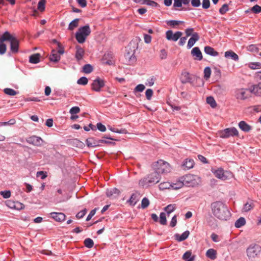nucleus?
<instances>
[{"mask_svg": "<svg viewBox=\"0 0 261 261\" xmlns=\"http://www.w3.org/2000/svg\"><path fill=\"white\" fill-rule=\"evenodd\" d=\"M90 33L91 30L89 25L81 27L75 33L76 39L79 43H83Z\"/></svg>", "mask_w": 261, "mask_h": 261, "instance_id": "obj_4", "label": "nucleus"}, {"mask_svg": "<svg viewBox=\"0 0 261 261\" xmlns=\"http://www.w3.org/2000/svg\"><path fill=\"white\" fill-rule=\"evenodd\" d=\"M182 33L181 32H176L173 33V31L169 30L166 32V37L168 40H171L173 41H177L182 36Z\"/></svg>", "mask_w": 261, "mask_h": 261, "instance_id": "obj_10", "label": "nucleus"}, {"mask_svg": "<svg viewBox=\"0 0 261 261\" xmlns=\"http://www.w3.org/2000/svg\"><path fill=\"white\" fill-rule=\"evenodd\" d=\"M145 88V86L143 84H140L138 85L136 88H134V92H142Z\"/></svg>", "mask_w": 261, "mask_h": 261, "instance_id": "obj_48", "label": "nucleus"}, {"mask_svg": "<svg viewBox=\"0 0 261 261\" xmlns=\"http://www.w3.org/2000/svg\"><path fill=\"white\" fill-rule=\"evenodd\" d=\"M251 10L254 14H258L261 13V6L257 5H255V6L251 8Z\"/></svg>", "mask_w": 261, "mask_h": 261, "instance_id": "obj_46", "label": "nucleus"}, {"mask_svg": "<svg viewBox=\"0 0 261 261\" xmlns=\"http://www.w3.org/2000/svg\"><path fill=\"white\" fill-rule=\"evenodd\" d=\"M51 218L57 222H62L66 220V216L62 213L52 212L50 214Z\"/></svg>", "mask_w": 261, "mask_h": 261, "instance_id": "obj_15", "label": "nucleus"}, {"mask_svg": "<svg viewBox=\"0 0 261 261\" xmlns=\"http://www.w3.org/2000/svg\"><path fill=\"white\" fill-rule=\"evenodd\" d=\"M206 256L214 260L217 258V251L213 249H210L206 252Z\"/></svg>", "mask_w": 261, "mask_h": 261, "instance_id": "obj_29", "label": "nucleus"}, {"mask_svg": "<svg viewBox=\"0 0 261 261\" xmlns=\"http://www.w3.org/2000/svg\"><path fill=\"white\" fill-rule=\"evenodd\" d=\"M152 168L154 171L157 172L159 174L169 172L171 170L169 164L163 161L159 160L152 165Z\"/></svg>", "mask_w": 261, "mask_h": 261, "instance_id": "obj_3", "label": "nucleus"}, {"mask_svg": "<svg viewBox=\"0 0 261 261\" xmlns=\"http://www.w3.org/2000/svg\"><path fill=\"white\" fill-rule=\"evenodd\" d=\"M80 111V109L78 107H73L70 110V113L71 115L78 114Z\"/></svg>", "mask_w": 261, "mask_h": 261, "instance_id": "obj_56", "label": "nucleus"}, {"mask_svg": "<svg viewBox=\"0 0 261 261\" xmlns=\"http://www.w3.org/2000/svg\"><path fill=\"white\" fill-rule=\"evenodd\" d=\"M87 213V210L86 209H85L83 211H80V212H79L76 215V218L77 219H81L82 218L84 215H86Z\"/></svg>", "mask_w": 261, "mask_h": 261, "instance_id": "obj_57", "label": "nucleus"}, {"mask_svg": "<svg viewBox=\"0 0 261 261\" xmlns=\"http://www.w3.org/2000/svg\"><path fill=\"white\" fill-rule=\"evenodd\" d=\"M88 82V79L86 77H82L78 80L77 83L80 85H86Z\"/></svg>", "mask_w": 261, "mask_h": 261, "instance_id": "obj_49", "label": "nucleus"}, {"mask_svg": "<svg viewBox=\"0 0 261 261\" xmlns=\"http://www.w3.org/2000/svg\"><path fill=\"white\" fill-rule=\"evenodd\" d=\"M191 4L192 6L194 7H198L200 5V0H192Z\"/></svg>", "mask_w": 261, "mask_h": 261, "instance_id": "obj_64", "label": "nucleus"}, {"mask_svg": "<svg viewBox=\"0 0 261 261\" xmlns=\"http://www.w3.org/2000/svg\"><path fill=\"white\" fill-rule=\"evenodd\" d=\"M202 7L204 9H207L210 7V0H202Z\"/></svg>", "mask_w": 261, "mask_h": 261, "instance_id": "obj_55", "label": "nucleus"}, {"mask_svg": "<svg viewBox=\"0 0 261 261\" xmlns=\"http://www.w3.org/2000/svg\"><path fill=\"white\" fill-rule=\"evenodd\" d=\"M260 252V247L257 245L250 246L247 250V255L249 258H254Z\"/></svg>", "mask_w": 261, "mask_h": 261, "instance_id": "obj_9", "label": "nucleus"}, {"mask_svg": "<svg viewBox=\"0 0 261 261\" xmlns=\"http://www.w3.org/2000/svg\"><path fill=\"white\" fill-rule=\"evenodd\" d=\"M188 236H189V231H186L182 234H176L175 237L178 241L181 242L186 240Z\"/></svg>", "mask_w": 261, "mask_h": 261, "instance_id": "obj_26", "label": "nucleus"}, {"mask_svg": "<svg viewBox=\"0 0 261 261\" xmlns=\"http://www.w3.org/2000/svg\"><path fill=\"white\" fill-rule=\"evenodd\" d=\"M174 186H178L177 183L176 184H170L168 182H164L160 184L159 188L160 190H164L165 189H170V188L174 189H176Z\"/></svg>", "mask_w": 261, "mask_h": 261, "instance_id": "obj_21", "label": "nucleus"}, {"mask_svg": "<svg viewBox=\"0 0 261 261\" xmlns=\"http://www.w3.org/2000/svg\"><path fill=\"white\" fill-rule=\"evenodd\" d=\"M251 93L257 96H261V83L254 85L250 88Z\"/></svg>", "mask_w": 261, "mask_h": 261, "instance_id": "obj_17", "label": "nucleus"}, {"mask_svg": "<svg viewBox=\"0 0 261 261\" xmlns=\"http://www.w3.org/2000/svg\"><path fill=\"white\" fill-rule=\"evenodd\" d=\"M252 208V206L251 204L247 202L244 204V207H243V210L244 212H248L249 211H250Z\"/></svg>", "mask_w": 261, "mask_h": 261, "instance_id": "obj_61", "label": "nucleus"}, {"mask_svg": "<svg viewBox=\"0 0 261 261\" xmlns=\"http://www.w3.org/2000/svg\"><path fill=\"white\" fill-rule=\"evenodd\" d=\"M4 34H7L8 35V37L10 38L8 39L7 41H9L10 42V49L11 51L13 53H17L19 49L18 40L16 38L13 37L11 34H10L9 32H6Z\"/></svg>", "mask_w": 261, "mask_h": 261, "instance_id": "obj_8", "label": "nucleus"}, {"mask_svg": "<svg viewBox=\"0 0 261 261\" xmlns=\"http://www.w3.org/2000/svg\"><path fill=\"white\" fill-rule=\"evenodd\" d=\"M86 144L89 147H95L99 146L98 141L92 138H89L86 140Z\"/></svg>", "mask_w": 261, "mask_h": 261, "instance_id": "obj_27", "label": "nucleus"}, {"mask_svg": "<svg viewBox=\"0 0 261 261\" xmlns=\"http://www.w3.org/2000/svg\"><path fill=\"white\" fill-rule=\"evenodd\" d=\"M212 172L215 177L222 180H228L233 176V174L228 171H224L223 168H212Z\"/></svg>", "mask_w": 261, "mask_h": 261, "instance_id": "obj_5", "label": "nucleus"}, {"mask_svg": "<svg viewBox=\"0 0 261 261\" xmlns=\"http://www.w3.org/2000/svg\"><path fill=\"white\" fill-rule=\"evenodd\" d=\"M199 39V36L197 33L195 32L192 34V37L190 39H189V41H188L187 47L189 48H191L196 41H197Z\"/></svg>", "mask_w": 261, "mask_h": 261, "instance_id": "obj_16", "label": "nucleus"}, {"mask_svg": "<svg viewBox=\"0 0 261 261\" xmlns=\"http://www.w3.org/2000/svg\"><path fill=\"white\" fill-rule=\"evenodd\" d=\"M211 208L214 216L221 220H227L230 218L231 214L227 205L220 201L211 203Z\"/></svg>", "mask_w": 261, "mask_h": 261, "instance_id": "obj_1", "label": "nucleus"}, {"mask_svg": "<svg viewBox=\"0 0 261 261\" xmlns=\"http://www.w3.org/2000/svg\"><path fill=\"white\" fill-rule=\"evenodd\" d=\"M192 56L194 57L195 60L200 61L202 59L201 52L198 47H195L191 51Z\"/></svg>", "mask_w": 261, "mask_h": 261, "instance_id": "obj_18", "label": "nucleus"}, {"mask_svg": "<svg viewBox=\"0 0 261 261\" xmlns=\"http://www.w3.org/2000/svg\"><path fill=\"white\" fill-rule=\"evenodd\" d=\"M182 258L185 261H194V257L192 256L191 251H187L182 255Z\"/></svg>", "mask_w": 261, "mask_h": 261, "instance_id": "obj_32", "label": "nucleus"}, {"mask_svg": "<svg viewBox=\"0 0 261 261\" xmlns=\"http://www.w3.org/2000/svg\"><path fill=\"white\" fill-rule=\"evenodd\" d=\"M238 131L235 127L224 129L219 132V136L222 138H228L230 137L238 136Z\"/></svg>", "mask_w": 261, "mask_h": 261, "instance_id": "obj_7", "label": "nucleus"}, {"mask_svg": "<svg viewBox=\"0 0 261 261\" xmlns=\"http://www.w3.org/2000/svg\"><path fill=\"white\" fill-rule=\"evenodd\" d=\"M181 75L182 83H188V82H191V78L190 77V75L189 74V73L184 72L182 73Z\"/></svg>", "mask_w": 261, "mask_h": 261, "instance_id": "obj_33", "label": "nucleus"}, {"mask_svg": "<svg viewBox=\"0 0 261 261\" xmlns=\"http://www.w3.org/2000/svg\"><path fill=\"white\" fill-rule=\"evenodd\" d=\"M148 178L146 176V177H145L142 179H141L139 182V185L140 186L144 187H148L150 185H151L150 182H148Z\"/></svg>", "mask_w": 261, "mask_h": 261, "instance_id": "obj_35", "label": "nucleus"}, {"mask_svg": "<svg viewBox=\"0 0 261 261\" xmlns=\"http://www.w3.org/2000/svg\"><path fill=\"white\" fill-rule=\"evenodd\" d=\"M45 0H40L38 4V9L40 12H43L45 9Z\"/></svg>", "mask_w": 261, "mask_h": 261, "instance_id": "obj_43", "label": "nucleus"}, {"mask_svg": "<svg viewBox=\"0 0 261 261\" xmlns=\"http://www.w3.org/2000/svg\"><path fill=\"white\" fill-rule=\"evenodd\" d=\"M78 4L83 8H85L87 5V2L86 0H76Z\"/></svg>", "mask_w": 261, "mask_h": 261, "instance_id": "obj_62", "label": "nucleus"}, {"mask_svg": "<svg viewBox=\"0 0 261 261\" xmlns=\"http://www.w3.org/2000/svg\"><path fill=\"white\" fill-rule=\"evenodd\" d=\"M211 69L210 67H206L204 69V78L208 80L211 77Z\"/></svg>", "mask_w": 261, "mask_h": 261, "instance_id": "obj_40", "label": "nucleus"}, {"mask_svg": "<svg viewBox=\"0 0 261 261\" xmlns=\"http://www.w3.org/2000/svg\"><path fill=\"white\" fill-rule=\"evenodd\" d=\"M97 129L100 131L102 132H105L106 130V126L101 124V123H97Z\"/></svg>", "mask_w": 261, "mask_h": 261, "instance_id": "obj_59", "label": "nucleus"}, {"mask_svg": "<svg viewBox=\"0 0 261 261\" xmlns=\"http://www.w3.org/2000/svg\"><path fill=\"white\" fill-rule=\"evenodd\" d=\"M84 244L88 248H91L93 247V241L90 238H87L84 241Z\"/></svg>", "mask_w": 261, "mask_h": 261, "instance_id": "obj_38", "label": "nucleus"}, {"mask_svg": "<svg viewBox=\"0 0 261 261\" xmlns=\"http://www.w3.org/2000/svg\"><path fill=\"white\" fill-rule=\"evenodd\" d=\"M84 55V49L83 48L77 46L76 47L75 58L77 61L81 60Z\"/></svg>", "mask_w": 261, "mask_h": 261, "instance_id": "obj_22", "label": "nucleus"}, {"mask_svg": "<svg viewBox=\"0 0 261 261\" xmlns=\"http://www.w3.org/2000/svg\"><path fill=\"white\" fill-rule=\"evenodd\" d=\"M206 101L210 105V106L213 108H215L217 106V103L216 102V100H215L214 98L213 97H208L206 99Z\"/></svg>", "mask_w": 261, "mask_h": 261, "instance_id": "obj_39", "label": "nucleus"}, {"mask_svg": "<svg viewBox=\"0 0 261 261\" xmlns=\"http://www.w3.org/2000/svg\"><path fill=\"white\" fill-rule=\"evenodd\" d=\"M149 204V201L146 198H144L141 202V207L143 208H145L147 207Z\"/></svg>", "mask_w": 261, "mask_h": 261, "instance_id": "obj_54", "label": "nucleus"}, {"mask_svg": "<svg viewBox=\"0 0 261 261\" xmlns=\"http://www.w3.org/2000/svg\"><path fill=\"white\" fill-rule=\"evenodd\" d=\"M204 51L207 54L212 56H217L218 55V53L212 47L205 46L204 48Z\"/></svg>", "mask_w": 261, "mask_h": 261, "instance_id": "obj_25", "label": "nucleus"}, {"mask_svg": "<svg viewBox=\"0 0 261 261\" xmlns=\"http://www.w3.org/2000/svg\"><path fill=\"white\" fill-rule=\"evenodd\" d=\"M183 23V21H179V20H169L167 22V24L168 25L174 27L176 25H178L181 23Z\"/></svg>", "mask_w": 261, "mask_h": 261, "instance_id": "obj_41", "label": "nucleus"}, {"mask_svg": "<svg viewBox=\"0 0 261 261\" xmlns=\"http://www.w3.org/2000/svg\"><path fill=\"white\" fill-rule=\"evenodd\" d=\"M153 94V91L151 89H147L145 92V96L146 98L149 100Z\"/></svg>", "mask_w": 261, "mask_h": 261, "instance_id": "obj_53", "label": "nucleus"}, {"mask_svg": "<svg viewBox=\"0 0 261 261\" xmlns=\"http://www.w3.org/2000/svg\"><path fill=\"white\" fill-rule=\"evenodd\" d=\"M228 11V6L226 4H224L222 5L221 8L219 9V13L222 15H224V14L226 13V12Z\"/></svg>", "mask_w": 261, "mask_h": 261, "instance_id": "obj_45", "label": "nucleus"}, {"mask_svg": "<svg viewBox=\"0 0 261 261\" xmlns=\"http://www.w3.org/2000/svg\"><path fill=\"white\" fill-rule=\"evenodd\" d=\"M8 35L7 34H3L0 37V55L4 54L7 49L6 45L4 43V41H7L8 39Z\"/></svg>", "mask_w": 261, "mask_h": 261, "instance_id": "obj_13", "label": "nucleus"}, {"mask_svg": "<svg viewBox=\"0 0 261 261\" xmlns=\"http://www.w3.org/2000/svg\"><path fill=\"white\" fill-rule=\"evenodd\" d=\"M144 1V4L147 5H148V6H150L151 7H158V4L156 2H155L154 1H151V0H143Z\"/></svg>", "mask_w": 261, "mask_h": 261, "instance_id": "obj_47", "label": "nucleus"}, {"mask_svg": "<svg viewBox=\"0 0 261 261\" xmlns=\"http://www.w3.org/2000/svg\"><path fill=\"white\" fill-rule=\"evenodd\" d=\"M1 194L5 199L9 198L11 196V193L10 191H1Z\"/></svg>", "mask_w": 261, "mask_h": 261, "instance_id": "obj_58", "label": "nucleus"}, {"mask_svg": "<svg viewBox=\"0 0 261 261\" xmlns=\"http://www.w3.org/2000/svg\"><path fill=\"white\" fill-rule=\"evenodd\" d=\"M120 194V190L115 188L108 189L107 191V196L111 199H115L118 197Z\"/></svg>", "mask_w": 261, "mask_h": 261, "instance_id": "obj_14", "label": "nucleus"}, {"mask_svg": "<svg viewBox=\"0 0 261 261\" xmlns=\"http://www.w3.org/2000/svg\"><path fill=\"white\" fill-rule=\"evenodd\" d=\"M249 67L252 69L261 68V63H252L249 64Z\"/></svg>", "mask_w": 261, "mask_h": 261, "instance_id": "obj_52", "label": "nucleus"}, {"mask_svg": "<svg viewBox=\"0 0 261 261\" xmlns=\"http://www.w3.org/2000/svg\"><path fill=\"white\" fill-rule=\"evenodd\" d=\"M4 92L7 95L15 96L17 95V92L14 89L6 88L4 89Z\"/></svg>", "mask_w": 261, "mask_h": 261, "instance_id": "obj_37", "label": "nucleus"}, {"mask_svg": "<svg viewBox=\"0 0 261 261\" xmlns=\"http://www.w3.org/2000/svg\"><path fill=\"white\" fill-rule=\"evenodd\" d=\"M239 127L242 131L248 133L251 129V126L245 121H241L238 124Z\"/></svg>", "mask_w": 261, "mask_h": 261, "instance_id": "obj_19", "label": "nucleus"}, {"mask_svg": "<svg viewBox=\"0 0 261 261\" xmlns=\"http://www.w3.org/2000/svg\"><path fill=\"white\" fill-rule=\"evenodd\" d=\"M246 224V220L244 218H240L237 219L234 223V226L237 228L242 227Z\"/></svg>", "mask_w": 261, "mask_h": 261, "instance_id": "obj_34", "label": "nucleus"}, {"mask_svg": "<svg viewBox=\"0 0 261 261\" xmlns=\"http://www.w3.org/2000/svg\"><path fill=\"white\" fill-rule=\"evenodd\" d=\"M251 96V92L250 89L247 88L237 89L234 91V97L239 100H245Z\"/></svg>", "mask_w": 261, "mask_h": 261, "instance_id": "obj_6", "label": "nucleus"}, {"mask_svg": "<svg viewBox=\"0 0 261 261\" xmlns=\"http://www.w3.org/2000/svg\"><path fill=\"white\" fill-rule=\"evenodd\" d=\"M11 207L15 208L17 210H22L24 207V205L22 203L17 202L13 204V206H11Z\"/></svg>", "mask_w": 261, "mask_h": 261, "instance_id": "obj_50", "label": "nucleus"}, {"mask_svg": "<svg viewBox=\"0 0 261 261\" xmlns=\"http://www.w3.org/2000/svg\"><path fill=\"white\" fill-rule=\"evenodd\" d=\"M79 18L74 19L73 21H72L70 23V24L69 25V27H68V30H73L74 29H75L76 28H77L79 25Z\"/></svg>", "mask_w": 261, "mask_h": 261, "instance_id": "obj_36", "label": "nucleus"}, {"mask_svg": "<svg viewBox=\"0 0 261 261\" xmlns=\"http://www.w3.org/2000/svg\"><path fill=\"white\" fill-rule=\"evenodd\" d=\"M198 177L193 174H186L182 178V181L177 182L178 186H174L176 189H179L183 185L188 187H194L198 184L197 181Z\"/></svg>", "mask_w": 261, "mask_h": 261, "instance_id": "obj_2", "label": "nucleus"}, {"mask_svg": "<svg viewBox=\"0 0 261 261\" xmlns=\"http://www.w3.org/2000/svg\"><path fill=\"white\" fill-rule=\"evenodd\" d=\"M148 178V182L151 184H156L158 183L161 179L160 174L157 172L153 171L147 176Z\"/></svg>", "mask_w": 261, "mask_h": 261, "instance_id": "obj_12", "label": "nucleus"}, {"mask_svg": "<svg viewBox=\"0 0 261 261\" xmlns=\"http://www.w3.org/2000/svg\"><path fill=\"white\" fill-rule=\"evenodd\" d=\"M39 176H41V178L42 179H44L47 176L46 172H44L43 171H38L37 172V176L38 177Z\"/></svg>", "mask_w": 261, "mask_h": 261, "instance_id": "obj_60", "label": "nucleus"}, {"mask_svg": "<svg viewBox=\"0 0 261 261\" xmlns=\"http://www.w3.org/2000/svg\"><path fill=\"white\" fill-rule=\"evenodd\" d=\"M144 42L148 44L151 42V37L149 35L144 34Z\"/></svg>", "mask_w": 261, "mask_h": 261, "instance_id": "obj_63", "label": "nucleus"}, {"mask_svg": "<svg viewBox=\"0 0 261 261\" xmlns=\"http://www.w3.org/2000/svg\"><path fill=\"white\" fill-rule=\"evenodd\" d=\"M194 164V162L192 159H186L185 162L182 164V166H184L187 169H192L193 168Z\"/></svg>", "mask_w": 261, "mask_h": 261, "instance_id": "obj_28", "label": "nucleus"}, {"mask_svg": "<svg viewBox=\"0 0 261 261\" xmlns=\"http://www.w3.org/2000/svg\"><path fill=\"white\" fill-rule=\"evenodd\" d=\"M160 222L162 225L166 224V215L164 213H161L160 214Z\"/></svg>", "mask_w": 261, "mask_h": 261, "instance_id": "obj_51", "label": "nucleus"}, {"mask_svg": "<svg viewBox=\"0 0 261 261\" xmlns=\"http://www.w3.org/2000/svg\"><path fill=\"white\" fill-rule=\"evenodd\" d=\"M40 54H34L29 57V62L32 64H37L40 62Z\"/></svg>", "mask_w": 261, "mask_h": 261, "instance_id": "obj_23", "label": "nucleus"}, {"mask_svg": "<svg viewBox=\"0 0 261 261\" xmlns=\"http://www.w3.org/2000/svg\"><path fill=\"white\" fill-rule=\"evenodd\" d=\"M42 139L40 137L37 136L31 137L29 138L28 142L29 143H32L36 146H39L41 145Z\"/></svg>", "mask_w": 261, "mask_h": 261, "instance_id": "obj_20", "label": "nucleus"}, {"mask_svg": "<svg viewBox=\"0 0 261 261\" xmlns=\"http://www.w3.org/2000/svg\"><path fill=\"white\" fill-rule=\"evenodd\" d=\"M105 82L97 77L91 84V89L94 91L99 92L101 88L105 86Z\"/></svg>", "mask_w": 261, "mask_h": 261, "instance_id": "obj_11", "label": "nucleus"}, {"mask_svg": "<svg viewBox=\"0 0 261 261\" xmlns=\"http://www.w3.org/2000/svg\"><path fill=\"white\" fill-rule=\"evenodd\" d=\"M60 59V56L58 54V51L56 50H53L50 56V60L51 61L57 62H58Z\"/></svg>", "mask_w": 261, "mask_h": 261, "instance_id": "obj_30", "label": "nucleus"}, {"mask_svg": "<svg viewBox=\"0 0 261 261\" xmlns=\"http://www.w3.org/2000/svg\"><path fill=\"white\" fill-rule=\"evenodd\" d=\"M139 194L138 193H136L133 194L129 200L130 204L134 205L139 201Z\"/></svg>", "mask_w": 261, "mask_h": 261, "instance_id": "obj_31", "label": "nucleus"}, {"mask_svg": "<svg viewBox=\"0 0 261 261\" xmlns=\"http://www.w3.org/2000/svg\"><path fill=\"white\" fill-rule=\"evenodd\" d=\"M224 56L227 58H231L234 61H238L239 59L238 56L232 50H228L224 53Z\"/></svg>", "mask_w": 261, "mask_h": 261, "instance_id": "obj_24", "label": "nucleus"}, {"mask_svg": "<svg viewBox=\"0 0 261 261\" xmlns=\"http://www.w3.org/2000/svg\"><path fill=\"white\" fill-rule=\"evenodd\" d=\"M93 70V67L90 64H86L83 67V71L86 73H90Z\"/></svg>", "mask_w": 261, "mask_h": 261, "instance_id": "obj_44", "label": "nucleus"}, {"mask_svg": "<svg viewBox=\"0 0 261 261\" xmlns=\"http://www.w3.org/2000/svg\"><path fill=\"white\" fill-rule=\"evenodd\" d=\"M176 208L175 204H169L165 207V211L168 214L173 212Z\"/></svg>", "mask_w": 261, "mask_h": 261, "instance_id": "obj_42", "label": "nucleus"}]
</instances>
